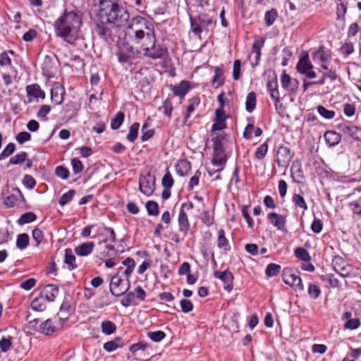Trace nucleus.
<instances>
[{
	"instance_id": "nucleus-62",
	"label": "nucleus",
	"mask_w": 361,
	"mask_h": 361,
	"mask_svg": "<svg viewBox=\"0 0 361 361\" xmlns=\"http://www.w3.org/2000/svg\"><path fill=\"white\" fill-rule=\"evenodd\" d=\"M71 164L73 168V171L75 174H79L83 171V164L78 158L72 159Z\"/></svg>"
},
{
	"instance_id": "nucleus-15",
	"label": "nucleus",
	"mask_w": 361,
	"mask_h": 361,
	"mask_svg": "<svg viewBox=\"0 0 361 361\" xmlns=\"http://www.w3.org/2000/svg\"><path fill=\"white\" fill-rule=\"evenodd\" d=\"M25 90L28 103L38 102L39 99H44L46 97L45 92L37 83L27 85Z\"/></svg>"
},
{
	"instance_id": "nucleus-48",
	"label": "nucleus",
	"mask_w": 361,
	"mask_h": 361,
	"mask_svg": "<svg viewBox=\"0 0 361 361\" xmlns=\"http://www.w3.org/2000/svg\"><path fill=\"white\" fill-rule=\"evenodd\" d=\"M292 201L295 207L302 209L303 213L307 210V204L302 195L294 194L292 197Z\"/></svg>"
},
{
	"instance_id": "nucleus-13",
	"label": "nucleus",
	"mask_w": 361,
	"mask_h": 361,
	"mask_svg": "<svg viewBox=\"0 0 361 361\" xmlns=\"http://www.w3.org/2000/svg\"><path fill=\"white\" fill-rule=\"evenodd\" d=\"M140 191L146 196H150L155 189V178L148 173L145 176H140L139 178Z\"/></svg>"
},
{
	"instance_id": "nucleus-33",
	"label": "nucleus",
	"mask_w": 361,
	"mask_h": 361,
	"mask_svg": "<svg viewBox=\"0 0 361 361\" xmlns=\"http://www.w3.org/2000/svg\"><path fill=\"white\" fill-rule=\"evenodd\" d=\"M176 171L179 176L183 177L191 170V164L186 159H181L175 166Z\"/></svg>"
},
{
	"instance_id": "nucleus-41",
	"label": "nucleus",
	"mask_w": 361,
	"mask_h": 361,
	"mask_svg": "<svg viewBox=\"0 0 361 361\" xmlns=\"http://www.w3.org/2000/svg\"><path fill=\"white\" fill-rule=\"evenodd\" d=\"M102 332L105 335H111L116 332V324L109 320H105L101 324Z\"/></svg>"
},
{
	"instance_id": "nucleus-7",
	"label": "nucleus",
	"mask_w": 361,
	"mask_h": 361,
	"mask_svg": "<svg viewBox=\"0 0 361 361\" xmlns=\"http://www.w3.org/2000/svg\"><path fill=\"white\" fill-rule=\"evenodd\" d=\"M67 321V317H54L42 322L39 326V331L44 335H50L62 327Z\"/></svg>"
},
{
	"instance_id": "nucleus-24",
	"label": "nucleus",
	"mask_w": 361,
	"mask_h": 361,
	"mask_svg": "<svg viewBox=\"0 0 361 361\" xmlns=\"http://www.w3.org/2000/svg\"><path fill=\"white\" fill-rule=\"evenodd\" d=\"M169 89L175 96L180 97L182 100L190 90V82L188 80H182L177 85H171Z\"/></svg>"
},
{
	"instance_id": "nucleus-46",
	"label": "nucleus",
	"mask_w": 361,
	"mask_h": 361,
	"mask_svg": "<svg viewBox=\"0 0 361 361\" xmlns=\"http://www.w3.org/2000/svg\"><path fill=\"white\" fill-rule=\"evenodd\" d=\"M124 118V113L123 111H118L115 116L113 118H111V128L113 130L118 129L123 123Z\"/></svg>"
},
{
	"instance_id": "nucleus-17",
	"label": "nucleus",
	"mask_w": 361,
	"mask_h": 361,
	"mask_svg": "<svg viewBox=\"0 0 361 361\" xmlns=\"http://www.w3.org/2000/svg\"><path fill=\"white\" fill-rule=\"evenodd\" d=\"M111 25V23H102L99 20V22L95 25L94 30V35H97L105 42H109L111 39L113 35L112 30L110 27Z\"/></svg>"
},
{
	"instance_id": "nucleus-4",
	"label": "nucleus",
	"mask_w": 361,
	"mask_h": 361,
	"mask_svg": "<svg viewBox=\"0 0 361 361\" xmlns=\"http://www.w3.org/2000/svg\"><path fill=\"white\" fill-rule=\"evenodd\" d=\"M97 7V17L102 23H107L121 6L118 0H94Z\"/></svg>"
},
{
	"instance_id": "nucleus-36",
	"label": "nucleus",
	"mask_w": 361,
	"mask_h": 361,
	"mask_svg": "<svg viewBox=\"0 0 361 361\" xmlns=\"http://www.w3.org/2000/svg\"><path fill=\"white\" fill-rule=\"evenodd\" d=\"M214 68V75L212 78V85L216 88L223 85L224 80L223 78L224 71L223 66H216Z\"/></svg>"
},
{
	"instance_id": "nucleus-19",
	"label": "nucleus",
	"mask_w": 361,
	"mask_h": 361,
	"mask_svg": "<svg viewBox=\"0 0 361 361\" xmlns=\"http://www.w3.org/2000/svg\"><path fill=\"white\" fill-rule=\"evenodd\" d=\"M25 199L18 188H14L13 189V193L8 196H7L4 201V204L6 207L11 208L13 207L16 204H18L21 202H25Z\"/></svg>"
},
{
	"instance_id": "nucleus-42",
	"label": "nucleus",
	"mask_w": 361,
	"mask_h": 361,
	"mask_svg": "<svg viewBox=\"0 0 361 361\" xmlns=\"http://www.w3.org/2000/svg\"><path fill=\"white\" fill-rule=\"evenodd\" d=\"M173 109V108L171 99L169 98H166L163 101L161 106L159 108V110L162 111L166 116H167L169 118H171L172 116Z\"/></svg>"
},
{
	"instance_id": "nucleus-64",
	"label": "nucleus",
	"mask_w": 361,
	"mask_h": 361,
	"mask_svg": "<svg viewBox=\"0 0 361 361\" xmlns=\"http://www.w3.org/2000/svg\"><path fill=\"white\" fill-rule=\"evenodd\" d=\"M56 175L62 180H66L70 175L68 169L63 166H58L55 169Z\"/></svg>"
},
{
	"instance_id": "nucleus-22",
	"label": "nucleus",
	"mask_w": 361,
	"mask_h": 361,
	"mask_svg": "<svg viewBox=\"0 0 361 361\" xmlns=\"http://www.w3.org/2000/svg\"><path fill=\"white\" fill-rule=\"evenodd\" d=\"M228 116L221 109H216L215 111V118L212 126V131L222 130L226 128V120Z\"/></svg>"
},
{
	"instance_id": "nucleus-12",
	"label": "nucleus",
	"mask_w": 361,
	"mask_h": 361,
	"mask_svg": "<svg viewBox=\"0 0 361 361\" xmlns=\"http://www.w3.org/2000/svg\"><path fill=\"white\" fill-rule=\"evenodd\" d=\"M313 65L309 59L308 54L301 56L297 63V71L302 75H305L309 79L316 78V73L313 71Z\"/></svg>"
},
{
	"instance_id": "nucleus-34",
	"label": "nucleus",
	"mask_w": 361,
	"mask_h": 361,
	"mask_svg": "<svg viewBox=\"0 0 361 361\" xmlns=\"http://www.w3.org/2000/svg\"><path fill=\"white\" fill-rule=\"evenodd\" d=\"M64 90L61 86H55L51 90V99L55 104H61L63 101Z\"/></svg>"
},
{
	"instance_id": "nucleus-32",
	"label": "nucleus",
	"mask_w": 361,
	"mask_h": 361,
	"mask_svg": "<svg viewBox=\"0 0 361 361\" xmlns=\"http://www.w3.org/2000/svg\"><path fill=\"white\" fill-rule=\"evenodd\" d=\"M94 247V243L93 242L83 243L75 248V252L78 256H87L92 252Z\"/></svg>"
},
{
	"instance_id": "nucleus-30",
	"label": "nucleus",
	"mask_w": 361,
	"mask_h": 361,
	"mask_svg": "<svg viewBox=\"0 0 361 361\" xmlns=\"http://www.w3.org/2000/svg\"><path fill=\"white\" fill-rule=\"evenodd\" d=\"M324 138L326 144L330 147L337 145L341 140V135L334 130H327L324 135Z\"/></svg>"
},
{
	"instance_id": "nucleus-20",
	"label": "nucleus",
	"mask_w": 361,
	"mask_h": 361,
	"mask_svg": "<svg viewBox=\"0 0 361 361\" xmlns=\"http://www.w3.org/2000/svg\"><path fill=\"white\" fill-rule=\"evenodd\" d=\"M214 276L223 282L225 290L231 291L233 289V276L229 270L216 271L214 272Z\"/></svg>"
},
{
	"instance_id": "nucleus-23",
	"label": "nucleus",
	"mask_w": 361,
	"mask_h": 361,
	"mask_svg": "<svg viewBox=\"0 0 361 361\" xmlns=\"http://www.w3.org/2000/svg\"><path fill=\"white\" fill-rule=\"evenodd\" d=\"M281 82L282 87L291 93L295 92L299 85L298 80L292 78L286 73H283L281 74Z\"/></svg>"
},
{
	"instance_id": "nucleus-44",
	"label": "nucleus",
	"mask_w": 361,
	"mask_h": 361,
	"mask_svg": "<svg viewBox=\"0 0 361 361\" xmlns=\"http://www.w3.org/2000/svg\"><path fill=\"white\" fill-rule=\"evenodd\" d=\"M37 219V215L32 212H27L22 214L18 220L19 225H24L32 223Z\"/></svg>"
},
{
	"instance_id": "nucleus-52",
	"label": "nucleus",
	"mask_w": 361,
	"mask_h": 361,
	"mask_svg": "<svg viewBox=\"0 0 361 361\" xmlns=\"http://www.w3.org/2000/svg\"><path fill=\"white\" fill-rule=\"evenodd\" d=\"M295 255L297 258L299 259L304 261V262H309L311 259L310 255L308 252V251L303 248V247H297L295 250Z\"/></svg>"
},
{
	"instance_id": "nucleus-18",
	"label": "nucleus",
	"mask_w": 361,
	"mask_h": 361,
	"mask_svg": "<svg viewBox=\"0 0 361 361\" xmlns=\"http://www.w3.org/2000/svg\"><path fill=\"white\" fill-rule=\"evenodd\" d=\"M286 215L271 212L267 214L269 221L278 230L286 231Z\"/></svg>"
},
{
	"instance_id": "nucleus-51",
	"label": "nucleus",
	"mask_w": 361,
	"mask_h": 361,
	"mask_svg": "<svg viewBox=\"0 0 361 361\" xmlns=\"http://www.w3.org/2000/svg\"><path fill=\"white\" fill-rule=\"evenodd\" d=\"M281 270V266L277 264L270 263L267 266L265 274L267 277L277 276Z\"/></svg>"
},
{
	"instance_id": "nucleus-58",
	"label": "nucleus",
	"mask_w": 361,
	"mask_h": 361,
	"mask_svg": "<svg viewBox=\"0 0 361 361\" xmlns=\"http://www.w3.org/2000/svg\"><path fill=\"white\" fill-rule=\"evenodd\" d=\"M15 149L16 145L14 143L10 142L8 144L0 154V161L4 160L11 155L14 152Z\"/></svg>"
},
{
	"instance_id": "nucleus-11",
	"label": "nucleus",
	"mask_w": 361,
	"mask_h": 361,
	"mask_svg": "<svg viewBox=\"0 0 361 361\" xmlns=\"http://www.w3.org/2000/svg\"><path fill=\"white\" fill-rule=\"evenodd\" d=\"M107 241L108 239L106 238L98 243L95 255L96 262H97V260H104L108 257L116 255L117 251L114 246L108 245Z\"/></svg>"
},
{
	"instance_id": "nucleus-5",
	"label": "nucleus",
	"mask_w": 361,
	"mask_h": 361,
	"mask_svg": "<svg viewBox=\"0 0 361 361\" xmlns=\"http://www.w3.org/2000/svg\"><path fill=\"white\" fill-rule=\"evenodd\" d=\"M190 30L199 39L202 32H209V27L213 24V20L206 14L190 16Z\"/></svg>"
},
{
	"instance_id": "nucleus-47",
	"label": "nucleus",
	"mask_w": 361,
	"mask_h": 361,
	"mask_svg": "<svg viewBox=\"0 0 361 361\" xmlns=\"http://www.w3.org/2000/svg\"><path fill=\"white\" fill-rule=\"evenodd\" d=\"M139 128L140 124L138 123H134L130 126L128 134L126 136V139L129 142H134L137 138Z\"/></svg>"
},
{
	"instance_id": "nucleus-56",
	"label": "nucleus",
	"mask_w": 361,
	"mask_h": 361,
	"mask_svg": "<svg viewBox=\"0 0 361 361\" xmlns=\"http://www.w3.org/2000/svg\"><path fill=\"white\" fill-rule=\"evenodd\" d=\"M27 156V154L25 152H21L11 157L9 164L12 165L21 164L26 160Z\"/></svg>"
},
{
	"instance_id": "nucleus-50",
	"label": "nucleus",
	"mask_w": 361,
	"mask_h": 361,
	"mask_svg": "<svg viewBox=\"0 0 361 361\" xmlns=\"http://www.w3.org/2000/svg\"><path fill=\"white\" fill-rule=\"evenodd\" d=\"M29 245V235L26 233H20L17 235L16 247L20 250L25 249Z\"/></svg>"
},
{
	"instance_id": "nucleus-1",
	"label": "nucleus",
	"mask_w": 361,
	"mask_h": 361,
	"mask_svg": "<svg viewBox=\"0 0 361 361\" xmlns=\"http://www.w3.org/2000/svg\"><path fill=\"white\" fill-rule=\"evenodd\" d=\"M126 36L130 42L136 45L137 51L152 59H161L167 49L156 44V36L153 24L141 16H135L128 25Z\"/></svg>"
},
{
	"instance_id": "nucleus-14",
	"label": "nucleus",
	"mask_w": 361,
	"mask_h": 361,
	"mask_svg": "<svg viewBox=\"0 0 361 361\" xmlns=\"http://www.w3.org/2000/svg\"><path fill=\"white\" fill-rule=\"evenodd\" d=\"M338 129L354 140H361V128L354 126L350 121H343L338 125Z\"/></svg>"
},
{
	"instance_id": "nucleus-29",
	"label": "nucleus",
	"mask_w": 361,
	"mask_h": 361,
	"mask_svg": "<svg viewBox=\"0 0 361 361\" xmlns=\"http://www.w3.org/2000/svg\"><path fill=\"white\" fill-rule=\"evenodd\" d=\"M59 294V288L54 284L46 285L42 293V298H44L48 302H52Z\"/></svg>"
},
{
	"instance_id": "nucleus-39",
	"label": "nucleus",
	"mask_w": 361,
	"mask_h": 361,
	"mask_svg": "<svg viewBox=\"0 0 361 361\" xmlns=\"http://www.w3.org/2000/svg\"><path fill=\"white\" fill-rule=\"evenodd\" d=\"M321 280L327 283L331 288H338L341 286L340 281L332 274H326L320 276Z\"/></svg>"
},
{
	"instance_id": "nucleus-45",
	"label": "nucleus",
	"mask_w": 361,
	"mask_h": 361,
	"mask_svg": "<svg viewBox=\"0 0 361 361\" xmlns=\"http://www.w3.org/2000/svg\"><path fill=\"white\" fill-rule=\"evenodd\" d=\"M291 176L295 183H300L304 178L303 171L301 165L293 166L291 168Z\"/></svg>"
},
{
	"instance_id": "nucleus-9",
	"label": "nucleus",
	"mask_w": 361,
	"mask_h": 361,
	"mask_svg": "<svg viewBox=\"0 0 361 361\" xmlns=\"http://www.w3.org/2000/svg\"><path fill=\"white\" fill-rule=\"evenodd\" d=\"M130 18L128 11L121 5L107 23H111L115 27H128L130 23Z\"/></svg>"
},
{
	"instance_id": "nucleus-49",
	"label": "nucleus",
	"mask_w": 361,
	"mask_h": 361,
	"mask_svg": "<svg viewBox=\"0 0 361 361\" xmlns=\"http://www.w3.org/2000/svg\"><path fill=\"white\" fill-rule=\"evenodd\" d=\"M278 17V12L276 9L272 8L265 13L264 20L267 27L271 26Z\"/></svg>"
},
{
	"instance_id": "nucleus-28",
	"label": "nucleus",
	"mask_w": 361,
	"mask_h": 361,
	"mask_svg": "<svg viewBox=\"0 0 361 361\" xmlns=\"http://www.w3.org/2000/svg\"><path fill=\"white\" fill-rule=\"evenodd\" d=\"M78 108L74 102H69L66 103L63 106V109H62V114H63V119L66 121H68L71 120L72 118H73L78 116Z\"/></svg>"
},
{
	"instance_id": "nucleus-16",
	"label": "nucleus",
	"mask_w": 361,
	"mask_h": 361,
	"mask_svg": "<svg viewBox=\"0 0 361 361\" xmlns=\"http://www.w3.org/2000/svg\"><path fill=\"white\" fill-rule=\"evenodd\" d=\"M312 59L314 63L319 64L323 69L328 70L331 56L323 47H321L312 53Z\"/></svg>"
},
{
	"instance_id": "nucleus-54",
	"label": "nucleus",
	"mask_w": 361,
	"mask_h": 361,
	"mask_svg": "<svg viewBox=\"0 0 361 361\" xmlns=\"http://www.w3.org/2000/svg\"><path fill=\"white\" fill-rule=\"evenodd\" d=\"M75 194L74 190H69L68 192L63 193L59 200V204L61 206H64L69 203L73 198Z\"/></svg>"
},
{
	"instance_id": "nucleus-21",
	"label": "nucleus",
	"mask_w": 361,
	"mask_h": 361,
	"mask_svg": "<svg viewBox=\"0 0 361 361\" xmlns=\"http://www.w3.org/2000/svg\"><path fill=\"white\" fill-rule=\"evenodd\" d=\"M118 61L123 65H132L135 59V53L133 47L121 49L116 53Z\"/></svg>"
},
{
	"instance_id": "nucleus-40",
	"label": "nucleus",
	"mask_w": 361,
	"mask_h": 361,
	"mask_svg": "<svg viewBox=\"0 0 361 361\" xmlns=\"http://www.w3.org/2000/svg\"><path fill=\"white\" fill-rule=\"evenodd\" d=\"M256 94L254 92L248 93L245 100V109L247 112H252L256 107Z\"/></svg>"
},
{
	"instance_id": "nucleus-31",
	"label": "nucleus",
	"mask_w": 361,
	"mask_h": 361,
	"mask_svg": "<svg viewBox=\"0 0 361 361\" xmlns=\"http://www.w3.org/2000/svg\"><path fill=\"white\" fill-rule=\"evenodd\" d=\"M216 245L218 248L223 250L224 252H227L231 250L229 241L226 237L224 230L222 228L219 229L217 232Z\"/></svg>"
},
{
	"instance_id": "nucleus-61",
	"label": "nucleus",
	"mask_w": 361,
	"mask_h": 361,
	"mask_svg": "<svg viewBox=\"0 0 361 361\" xmlns=\"http://www.w3.org/2000/svg\"><path fill=\"white\" fill-rule=\"evenodd\" d=\"M32 237L36 242L35 246L38 247L44 240V233L41 229L35 228L32 230Z\"/></svg>"
},
{
	"instance_id": "nucleus-27",
	"label": "nucleus",
	"mask_w": 361,
	"mask_h": 361,
	"mask_svg": "<svg viewBox=\"0 0 361 361\" xmlns=\"http://www.w3.org/2000/svg\"><path fill=\"white\" fill-rule=\"evenodd\" d=\"M178 223L179 231L183 233V236H186L190 228V224L188 218V215L185 211L180 209L178 216Z\"/></svg>"
},
{
	"instance_id": "nucleus-43",
	"label": "nucleus",
	"mask_w": 361,
	"mask_h": 361,
	"mask_svg": "<svg viewBox=\"0 0 361 361\" xmlns=\"http://www.w3.org/2000/svg\"><path fill=\"white\" fill-rule=\"evenodd\" d=\"M336 3L337 19L343 20L347 11V4L345 3V0H336Z\"/></svg>"
},
{
	"instance_id": "nucleus-35",
	"label": "nucleus",
	"mask_w": 361,
	"mask_h": 361,
	"mask_svg": "<svg viewBox=\"0 0 361 361\" xmlns=\"http://www.w3.org/2000/svg\"><path fill=\"white\" fill-rule=\"evenodd\" d=\"M123 340L121 337H116L114 340L104 343L103 348L108 352L111 353L118 348L123 347Z\"/></svg>"
},
{
	"instance_id": "nucleus-57",
	"label": "nucleus",
	"mask_w": 361,
	"mask_h": 361,
	"mask_svg": "<svg viewBox=\"0 0 361 361\" xmlns=\"http://www.w3.org/2000/svg\"><path fill=\"white\" fill-rule=\"evenodd\" d=\"M268 151V145L267 143H262L256 149L255 153V157L257 159L261 160L265 157Z\"/></svg>"
},
{
	"instance_id": "nucleus-2",
	"label": "nucleus",
	"mask_w": 361,
	"mask_h": 361,
	"mask_svg": "<svg viewBox=\"0 0 361 361\" xmlns=\"http://www.w3.org/2000/svg\"><path fill=\"white\" fill-rule=\"evenodd\" d=\"M81 25V16L75 10L68 9H65L54 23L56 36L70 44H73L78 38Z\"/></svg>"
},
{
	"instance_id": "nucleus-10",
	"label": "nucleus",
	"mask_w": 361,
	"mask_h": 361,
	"mask_svg": "<svg viewBox=\"0 0 361 361\" xmlns=\"http://www.w3.org/2000/svg\"><path fill=\"white\" fill-rule=\"evenodd\" d=\"M334 270L342 277H349L353 271V267L343 257L336 255L332 259Z\"/></svg>"
},
{
	"instance_id": "nucleus-8",
	"label": "nucleus",
	"mask_w": 361,
	"mask_h": 361,
	"mask_svg": "<svg viewBox=\"0 0 361 361\" xmlns=\"http://www.w3.org/2000/svg\"><path fill=\"white\" fill-rule=\"evenodd\" d=\"M130 287V281L121 278L119 274H114L110 282V291L114 296L118 297L123 295Z\"/></svg>"
},
{
	"instance_id": "nucleus-55",
	"label": "nucleus",
	"mask_w": 361,
	"mask_h": 361,
	"mask_svg": "<svg viewBox=\"0 0 361 361\" xmlns=\"http://www.w3.org/2000/svg\"><path fill=\"white\" fill-rule=\"evenodd\" d=\"M145 206L149 216H157L159 214V205L156 202L149 200L147 202Z\"/></svg>"
},
{
	"instance_id": "nucleus-63",
	"label": "nucleus",
	"mask_w": 361,
	"mask_h": 361,
	"mask_svg": "<svg viewBox=\"0 0 361 361\" xmlns=\"http://www.w3.org/2000/svg\"><path fill=\"white\" fill-rule=\"evenodd\" d=\"M200 176H201L200 171L197 170L195 172L194 175L190 179V181H189L188 185V190H192L195 187L198 185Z\"/></svg>"
},
{
	"instance_id": "nucleus-37",
	"label": "nucleus",
	"mask_w": 361,
	"mask_h": 361,
	"mask_svg": "<svg viewBox=\"0 0 361 361\" xmlns=\"http://www.w3.org/2000/svg\"><path fill=\"white\" fill-rule=\"evenodd\" d=\"M75 257L73 253V251L70 248L65 250L64 263L68 265V268L70 271H72L78 267L75 262Z\"/></svg>"
},
{
	"instance_id": "nucleus-59",
	"label": "nucleus",
	"mask_w": 361,
	"mask_h": 361,
	"mask_svg": "<svg viewBox=\"0 0 361 361\" xmlns=\"http://www.w3.org/2000/svg\"><path fill=\"white\" fill-rule=\"evenodd\" d=\"M308 295L312 299H317L321 294L319 287L314 283H310L308 286Z\"/></svg>"
},
{
	"instance_id": "nucleus-38",
	"label": "nucleus",
	"mask_w": 361,
	"mask_h": 361,
	"mask_svg": "<svg viewBox=\"0 0 361 361\" xmlns=\"http://www.w3.org/2000/svg\"><path fill=\"white\" fill-rule=\"evenodd\" d=\"M188 106L186 109V112L184 114V121H187V120L190 118V114L195 110V109L199 106L200 103V99L197 97H195L190 98L188 100Z\"/></svg>"
},
{
	"instance_id": "nucleus-60",
	"label": "nucleus",
	"mask_w": 361,
	"mask_h": 361,
	"mask_svg": "<svg viewBox=\"0 0 361 361\" xmlns=\"http://www.w3.org/2000/svg\"><path fill=\"white\" fill-rule=\"evenodd\" d=\"M147 336L154 342H160L166 337V334L162 331H149Z\"/></svg>"
},
{
	"instance_id": "nucleus-26",
	"label": "nucleus",
	"mask_w": 361,
	"mask_h": 361,
	"mask_svg": "<svg viewBox=\"0 0 361 361\" xmlns=\"http://www.w3.org/2000/svg\"><path fill=\"white\" fill-rule=\"evenodd\" d=\"M290 149L288 147L281 146L277 150L276 162L279 166H283L291 160Z\"/></svg>"
},
{
	"instance_id": "nucleus-6",
	"label": "nucleus",
	"mask_w": 361,
	"mask_h": 361,
	"mask_svg": "<svg viewBox=\"0 0 361 361\" xmlns=\"http://www.w3.org/2000/svg\"><path fill=\"white\" fill-rule=\"evenodd\" d=\"M283 281L296 290H303L302 279L299 272L293 268H285L282 273Z\"/></svg>"
},
{
	"instance_id": "nucleus-3",
	"label": "nucleus",
	"mask_w": 361,
	"mask_h": 361,
	"mask_svg": "<svg viewBox=\"0 0 361 361\" xmlns=\"http://www.w3.org/2000/svg\"><path fill=\"white\" fill-rule=\"evenodd\" d=\"M225 133L217 134L212 138L213 142V156L212 164L213 166L219 167L216 171H221L225 168L228 156L226 155L224 147L223 140L225 139Z\"/></svg>"
},
{
	"instance_id": "nucleus-25",
	"label": "nucleus",
	"mask_w": 361,
	"mask_h": 361,
	"mask_svg": "<svg viewBox=\"0 0 361 361\" xmlns=\"http://www.w3.org/2000/svg\"><path fill=\"white\" fill-rule=\"evenodd\" d=\"M265 39L264 38H257L255 39L252 43V51L251 55L255 54V60L251 61V65L252 66H256L258 65L261 55H262V49L264 45Z\"/></svg>"
},
{
	"instance_id": "nucleus-53",
	"label": "nucleus",
	"mask_w": 361,
	"mask_h": 361,
	"mask_svg": "<svg viewBox=\"0 0 361 361\" xmlns=\"http://www.w3.org/2000/svg\"><path fill=\"white\" fill-rule=\"evenodd\" d=\"M317 109L319 114L325 119H332L336 115L334 111L327 109L324 106H318Z\"/></svg>"
}]
</instances>
